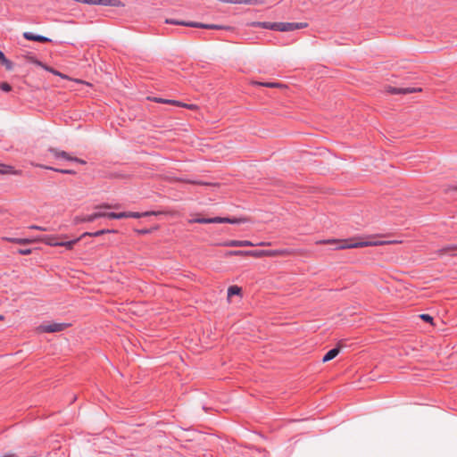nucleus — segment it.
<instances>
[{
    "label": "nucleus",
    "mask_w": 457,
    "mask_h": 457,
    "mask_svg": "<svg viewBox=\"0 0 457 457\" xmlns=\"http://www.w3.org/2000/svg\"><path fill=\"white\" fill-rule=\"evenodd\" d=\"M267 246L270 245V242H259V243H253L249 240H240V247L242 246Z\"/></svg>",
    "instance_id": "6ab92c4d"
},
{
    "label": "nucleus",
    "mask_w": 457,
    "mask_h": 457,
    "mask_svg": "<svg viewBox=\"0 0 457 457\" xmlns=\"http://www.w3.org/2000/svg\"><path fill=\"white\" fill-rule=\"evenodd\" d=\"M330 242H336V241L335 240H332V241H330V240L323 241V243H330Z\"/></svg>",
    "instance_id": "4c0bfd02"
},
{
    "label": "nucleus",
    "mask_w": 457,
    "mask_h": 457,
    "mask_svg": "<svg viewBox=\"0 0 457 457\" xmlns=\"http://www.w3.org/2000/svg\"><path fill=\"white\" fill-rule=\"evenodd\" d=\"M112 206L110 204H102V205H98V206H96V208H106V209H110Z\"/></svg>",
    "instance_id": "c9c22d12"
},
{
    "label": "nucleus",
    "mask_w": 457,
    "mask_h": 457,
    "mask_svg": "<svg viewBox=\"0 0 457 457\" xmlns=\"http://www.w3.org/2000/svg\"><path fill=\"white\" fill-rule=\"evenodd\" d=\"M137 232L139 234H146V233H148V230L147 229H142V230H138Z\"/></svg>",
    "instance_id": "e433bc0d"
},
{
    "label": "nucleus",
    "mask_w": 457,
    "mask_h": 457,
    "mask_svg": "<svg viewBox=\"0 0 457 457\" xmlns=\"http://www.w3.org/2000/svg\"><path fill=\"white\" fill-rule=\"evenodd\" d=\"M437 254L439 256L450 255V256H457V244L447 245L437 250Z\"/></svg>",
    "instance_id": "0eeeda50"
},
{
    "label": "nucleus",
    "mask_w": 457,
    "mask_h": 457,
    "mask_svg": "<svg viewBox=\"0 0 457 457\" xmlns=\"http://www.w3.org/2000/svg\"><path fill=\"white\" fill-rule=\"evenodd\" d=\"M102 218V212H94L87 215H78L74 217L73 223L78 225L82 222H93L96 220Z\"/></svg>",
    "instance_id": "423d86ee"
},
{
    "label": "nucleus",
    "mask_w": 457,
    "mask_h": 457,
    "mask_svg": "<svg viewBox=\"0 0 457 457\" xmlns=\"http://www.w3.org/2000/svg\"><path fill=\"white\" fill-rule=\"evenodd\" d=\"M0 174L21 175V170H15L12 166L4 165V164L0 163Z\"/></svg>",
    "instance_id": "9b49d317"
},
{
    "label": "nucleus",
    "mask_w": 457,
    "mask_h": 457,
    "mask_svg": "<svg viewBox=\"0 0 457 457\" xmlns=\"http://www.w3.org/2000/svg\"><path fill=\"white\" fill-rule=\"evenodd\" d=\"M245 255L262 257L265 255V250L246 251Z\"/></svg>",
    "instance_id": "4be33fe9"
},
{
    "label": "nucleus",
    "mask_w": 457,
    "mask_h": 457,
    "mask_svg": "<svg viewBox=\"0 0 457 457\" xmlns=\"http://www.w3.org/2000/svg\"><path fill=\"white\" fill-rule=\"evenodd\" d=\"M69 326L68 323L43 324L37 328V330L42 333H55L64 330Z\"/></svg>",
    "instance_id": "39448f33"
},
{
    "label": "nucleus",
    "mask_w": 457,
    "mask_h": 457,
    "mask_svg": "<svg viewBox=\"0 0 457 457\" xmlns=\"http://www.w3.org/2000/svg\"><path fill=\"white\" fill-rule=\"evenodd\" d=\"M29 60H30V62H34V63H36V64H37V65H42V62H41L40 61H38V60L35 59V58H34V57H32V56H31V57H29Z\"/></svg>",
    "instance_id": "f704fd0d"
},
{
    "label": "nucleus",
    "mask_w": 457,
    "mask_h": 457,
    "mask_svg": "<svg viewBox=\"0 0 457 457\" xmlns=\"http://www.w3.org/2000/svg\"><path fill=\"white\" fill-rule=\"evenodd\" d=\"M5 66L6 70L11 71L12 69V62L6 58V62H2Z\"/></svg>",
    "instance_id": "473e14b6"
},
{
    "label": "nucleus",
    "mask_w": 457,
    "mask_h": 457,
    "mask_svg": "<svg viewBox=\"0 0 457 457\" xmlns=\"http://www.w3.org/2000/svg\"><path fill=\"white\" fill-rule=\"evenodd\" d=\"M33 165L35 167H38V168H41V169L53 170V171H55V172H58V173H62V174H71V175L76 174V171L73 170L59 169V168H54V167H52V166H47V165L39 164V163H36V164H33Z\"/></svg>",
    "instance_id": "9d476101"
},
{
    "label": "nucleus",
    "mask_w": 457,
    "mask_h": 457,
    "mask_svg": "<svg viewBox=\"0 0 457 457\" xmlns=\"http://www.w3.org/2000/svg\"><path fill=\"white\" fill-rule=\"evenodd\" d=\"M37 240L42 241L50 246H58L59 245L58 238L54 236H44V237L38 238Z\"/></svg>",
    "instance_id": "ddd939ff"
},
{
    "label": "nucleus",
    "mask_w": 457,
    "mask_h": 457,
    "mask_svg": "<svg viewBox=\"0 0 457 457\" xmlns=\"http://www.w3.org/2000/svg\"><path fill=\"white\" fill-rule=\"evenodd\" d=\"M418 91H421V88L389 87L387 89V92L394 94V95H400V94L406 95V94H411V93H414V92H418Z\"/></svg>",
    "instance_id": "6e6552de"
},
{
    "label": "nucleus",
    "mask_w": 457,
    "mask_h": 457,
    "mask_svg": "<svg viewBox=\"0 0 457 457\" xmlns=\"http://www.w3.org/2000/svg\"><path fill=\"white\" fill-rule=\"evenodd\" d=\"M284 253H285V251H280V250H267V251H265V255L275 256L278 254H282Z\"/></svg>",
    "instance_id": "a878e982"
},
{
    "label": "nucleus",
    "mask_w": 457,
    "mask_h": 457,
    "mask_svg": "<svg viewBox=\"0 0 457 457\" xmlns=\"http://www.w3.org/2000/svg\"><path fill=\"white\" fill-rule=\"evenodd\" d=\"M255 84H257L259 86H262V87H282L281 84L277 83V82H255Z\"/></svg>",
    "instance_id": "5701e85b"
},
{
    "label": "nucleus",
    "mask_w": 457,
    "mask_h": 457,
    "mask_svg": "<svg viewBox=\"0 0 457 457\" xmlns=\"http://www.w3.org/2000/svg\"><path fill=\"white\" fill-rule=\"evenodd\" d=\"M29 229H36L40 231H47V228L45 227L37 226V225H31L29 227Z\"/></svg>",
    "instance_id": "2f4dec72"
},
{
    "label": "nucleus",
    "mask_w": 457,
    "mask_h": 457,
    "mask_svg": "<svg viewBox=\"0 0 457 457\" xmlns=\"http://www.w3.org/2000/svg\"><path fill=\"white\" fill-rule=\"evenodd\" d=\"M165 23L171 24V25H179V26H185V27H190V28H199V29H227L226 27L222 25H216V24H205L196 21H180L177 19H166Z\"/></svg>",
    "instance_id": "f257e3e1"
},
{
    "label": "nucleus",
    "mask_w": 457,
    "mask_h": 457,
    "mask_svg": "<svg viewBox=\"0 0 457 457\" xmlns=\"http://www.w3.org/2000/svg\"><path fill=\"white\" fill-rule=\"evenodd\" d=\"M48 151L54 156L56 159H64L66 161L78 162L80 164H86V161L79 159L78 157L71 156L69 153L65 151L59 150L57 148L50 147Z\"/></svg>",
    "instance_id": "20e7f679"
},
{
    "label": "nucleus",
    "mask_w": 457,
    "mask_h": 457,
    "mask_svg": "<svg viewBox=\"0 0 457 457\" xmlns=\"http://www.w3.org/2000/svg\"><path fill=\"white\" fill-rule=\"evenodd\" d=\"M3 62H6V57L4 54L0 50V63H2Z\"/></svg>",
    "instance_id": "72a5a7b5"
},
{
    "label": "nucleus",
    "mask_w": 457,
    "mask_h": 457,
    "mask_svg": "<svg viewBox=\"0 0 457 457\" xmlns=\"http://www.w3.org/2000/svg\"><path fill=\"white\" fill-rule=\"evenodd\" d=\"M80 238H82V237H80L79 238L70 240V241H59L58 246H64L66 249L71 250L73 248L74 245L76 243H78L80 240Z\"/></svg>",
    "instance_id": "412c9836"
},
{
    "label": "nucleus",
    "mask_w": 457,
    "mask_h": 457,
    "mask_svg": "<svg viewBox=\"0 0 457 457\" xmlns=\"http://www.w3.org/2000/svg\"><path fill=\"white\" fill-rule=\"evenodd\" d=\"M271 23L272 22H270V21H262V22H257L255 24V26L262 28V29H270Z\"/></svg>",
    "instance_id": "cd10ccee"
},
{
    "label": "nucleus",
    "mask_w": 457,
    "mask_h": 457,
    "mask_svg": "<svg viewBox=\"0 0 457 457\" xmlns=\"http://www.w3.org/2000/svg\"><path fill=\"white\" fill-rule=\"evenodd\" d=\"M106 217L108 219L120 220L127 218L126 212H102V218Z\"/></svg>",
    "instance_id": "dca6fc26"
},
{
    "label": "nucleus",
    "mask_w": 457,
    "mask_h": 457,
    "mask_svg": "<svg viewBox=\"0 0 457 457\" xmlns=\"http://www.w3.org/2000/svg\"><path fill=\"white\" fill-rule=\"evenodd\" d=\"M152 214H155V213L154 212H126L127 218H134V219L146 217V216H149Z\"/></svg>",
    "instance_id": "a211bd4d"
},
{
    "label": "nucleus",
    "mask_w": 457,
    "mask_h": 457,
    "mask_svg": "<svg viewBox=\"0 0 457 457\" xmlns=\"http://www.w3.org/2000/svg\"><path fill=\"white\" fill-rule=\"evenodd\" d=\"M23 37L29 41H36V42H40V43L51 42L50 38H48L45 36L33 34L32 32H24Z\"/></svg>",
    "instance_id": "1a4fd4ad"
},
{
    "label": "nucleus",
    "mask_w": 457,
    "mask_h": 457,
    "mask_svg": "<svg viewBox=\"0 0 457 457\" xmlns=\"http://www.w3.org/2000/svg\"><path fill=\"white\" fill-rule=\"evenodd\" d=\"M17 253L21 255H29L32 253V249L30 248H19Z\"/></svg>",
    "instance_id": "c85d7f7f"
},
{
    "label": "nucleus",
    "mask_w": 457,
    "mask_h": 457,
    "mask_svg": "<svg viewBox=\"0 0 457 457\" xmlns=\"http://www.w3.org/2000/svg\"><path fill=\"white\" fill-rule=\"evenodd\" d=\"M373 245L371 242L361 241L352 245L339 244L337 246V249H346V248H356V247H363Z\"/></svg>",
    "instance_id": "f8f14e48"
},
{
    "label": "nucleus",
    "mask_w": 457,
    "mask_h": 457,
    "mask_svg": "<svg viewBox=\"0 0 457 457\" xmlns=\"http://www.w3.org/2000/svg\"><path fill=\"white\" fill-rule=\"evenodd\" d=\"M224 245L229 247H240V240H229L224 243Z\"/></svg>",
    "instance_id": "393cba45"
},
{
    "label": "nucleus",
    "mask_w": 457,
    "mask_h": 457,
    "mask_svg": "<svg viewBox=\"0 0 457 457\" xmlns=\"http://www.w3.org/2000/svg\"><path fill=\"white\" fill-rule=\"evenodd\" d=\"M117 230L115 229H101V230H97L96 232H85L81 235V237H99V236H102V235H104V234H109V233H116Z\"/></svg>",
    "instance_id": "4468645a"
},
{
    "label": "nucleus",
    "mask_w": 457,
    "mask_h": 457,
    "mask_svg": "<svg viewBox=\"0 0 457 457\" xmlns=\"http://www.w3.org/2000/svg\"><path fill=\"white\" fill-rule=\"evenodd\" d=\"M4 320V316L0 314V320Z\"/></svg>",
    "instance_id": "58836bf2"
},
{
    "label": "nucleus",
    "mask_w": 457,
    "mask_h": 457,
    "mask_svg": "<svg viewBox=\"0 0 457 457\" xmlns=\"http://www.w3.org/2000/svg\"><path fill=\"white\" fill-rule=\"evenodd\" d=\"M420 318L422 320H424V321H426V322H428V323H432V321H433V317H432V316H430L429 314H425V313L420 314Z\"/></svg>",
    "instance_id": "c756f323"
},
{
    "label": "nucleus",
    "mask_w": 457,
    "mask_h": 457,
    "mask_svg": "<svg viewBox=\"0 0 457 457\" xmlns=\"http://www.w3.org/2000/svg\"><path fill=\"white\" fill-rule=\"evenodd\" d=\"M4 240L18 245H28L36 241V239L30 238H17V237H4Z\"/></svg>",
    "instance_id": "f3484780"
},
{
    "label": "nucleus",
    "mask_w": 457,
    "mask_h": 457,
    "mask_svg": "<svg viewBox=\"0 0 457 457\" xmlns=\"http://www.w3.org/2000/svg\"><path fill=\"white\" fill-rule=\"evenodd\" d=\"M240 293H241V288L238 287L237 286H231L228 289V296L235 295H239Z\"/></svg>",
    "instance_id": "b1692460"
},
{
    "label": "nucleus",
    "mask_w": 457,
    "mask_h": 457,
    "mask_svg": "<svg viewBox=\"0 0 457 457\" xmlns=\"http://www.w3.org/2000/svg\"><path fill=\"white\" fill-rule=\"evenodd\" d=\"M246 251L242 250H235V251H229L228 253V255H245Z\"/></svg>",
    "instance_id": "7c9ffc66"
},
{
    "label": "nucleus",
    "mask_w": 457,
    "mask_h": 457,
    "mask_svg": "<svg viewBox=\"0 0 457 457\" xmlns=\"http://www.w3.org/2000/svg\"><path fill=\"white\" fill-rule=\"evenodd\" d=\"M154 101L156 103H163V104H176L178 106H181L182 104L179 101H175V100H166V99H162V98H155ZM183 106H186L189 109H192L193 108V105L190 104V105H187V104H183Z\"/></svg>",
    "instance_id": "aec40b11"
},
{
    "label": "nucleus",
    "mask_w": 457,
    "mask_h": 457,
    "mask_svg": "<svg viewBox=\"0 0 457 457\" xmlns=\"http://www.w3.org/2000/svg\"><path fill=\"white\" fill-rule=\"evenodd\" d=\"M0 89L4 92H9L12 90V87L7 82H1L0 83Z\"/></svg>",
    "instance_id": "bb28decb"
},
{
    "label": "nucleus",
    "mask_w": 457,
    "mask_h": 457,
    "mask_svg": "<svg viewBox=\"0 0 457 457\" xmlns=\"http://www.w3.org/2000/svg\"><path fill=\"white\" fill-rule=\"evenodd\" d=\"M308 26L306 22H272L270 29L275 31H293L304 29Z\"/></svg>",
    "instance_id": "7ed1b4c3"
},
{
    "label": "nucleus",
    "mask_w": 457,
    "mask_h": 457,
    "mask_svg": "<svg viewBox=\"0 0 457 457\" xmlns=\"http://www.w3.org/2000/svg\"><path fill=\"white\" fill-rule=\"evenodd\" d=\"M245 220L242 218H228V217H214V218H195L189 220L190 223H229V224H239L245 222Z\"/></svg>",
    "instance_id": "f03ea898"
},
{
    "label": "nucleus",
    "mask_w": 457,
    "mask_h": 457,
    "mask_svg": "<svg viewBox=\"0 0 457 457\" xmlns=\"http://www.w3.org/2000/svg\"><path fill=\"white\" fill-rule=\"evenodd\" d=\"M340 352V349L339 347H335V348H332L330 349L322 358V361L323 362H327V361H329L331 360H333L334 358H336L337 356V354L339 353Z\"/></svg>",
    "instance_id": "2eb2a0df"
}]
</instances>
